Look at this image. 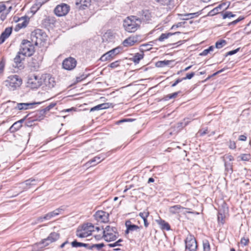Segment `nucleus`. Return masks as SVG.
I'll use <instances>...</instances> for the list:
<instances>
[{
	"label": "nucleus",
	"mask_w": 251,
	"mask_h": 251,
	"mask_svg": "<svg viewBox=\"0 0 251 251\" xmlns=\"http://www.w3.org/2000/svg\"><path fill=\"white\" fill-rule=\"evenodd\" d=\"M141 24V20L135 16L127 17L124 21L123 26L128 32H134L137 30Z\"/></svg>",
	"instance_id": "f257e3e1"
},
{
	"label": "nucleus",
	"mask_w": 251,
	"mask_h": 251,
	"mask_svg": "<svg viewBox=\"0 0 251 251\" xmlns=\"http://www.w3.org/2000/svg\"><path fill=\"white\" fill-rule=\"evenodd\" d=\"M22 83V78L16 75L9 76L4 81L5 85L11 91L19 88Z\"/></svg>",
	"instance_id": "f03ea898"
},
{
	"label": "nucleus",
	"mask_w": 251,
	"mask_h": 251,
	"mask_svg": "<svg viewBox=\"0 0 251 251\" xmlns=\"http://www.w3.org/2000/svg\"><path fill=\"white\" fill-rule=\"evenodd\" d=\"M33 44L31 41L27 40H23L22 41L20 51L26 56H31L35 52Z\"/></svg>",
	"instance_id": "7ed1b4c3"
},
{
	"label": "nucleus",
	"mask_w": 251,
	"mask_h": 251,
	"mask_svg": "<svg viewBox=\"0 0 251 251\" xmlns=\"http://www.w3.org/2000/svg\"><path fill=\"white\" fill-rule=\"evenodd\" d=\"M103 237L107 242H110L116 240L118 233L116 232V228L107 226L103 231Z\"/></svg>",
	"instance_id": "20e7f679"
},
{
	"label": "nucleus",
	"mask_w": 251,
	"mask_h": 251,
	"mask_svg": "<svg viewBox=\"0 0 251 251\" xmlns=\"http://www.w3.org/2000/svg\"><path fill=\"white\" fill-rule=\"evenodd\" d=\"M46 37V34L42 30L37 29L31 32V42L35 46H38L44 42Z\"/></svg>",
	"instance_id": "39448f33"
},
{
	"label": "nucleus",
	"mask_w": 251,
	"mask_h": 251,
	"mask_svg": "<svg viewBox=\"0 0 251 251\" xmlns=\"http://www.w3.org/2000/svg\"><path fill=\"white\" fill-rule=\"evenodd\" d=\"M28 86L32 89H36L39 87L42 84L41 78L37 75H31L29 76L27 80Z\"/></svg>",
	"instance_id": "423d86ee"
},
{
	"label": "nucleus",
	"mask_w": 251,
	"mask_h": 251,
	"mask_svg": "<svg viewBox=\"0 0 251 251\" xmlns=\"http://www.w3.org/2000/svg\"><path fill=\"white\" fill-rule=\"evenodd\" d=\"M197 247L195 238L192 235L188 236L185 239L186 250H188L189 251H196Z\"/></svg>",
	"instance_id": "0eeeda50"
},
{
	"label": "nucleus",
	"mask_w": 251,
	"mask_h": 251,
	"mask_svg": "<svg viewBox=\"0 0 251 251\" xmlns=\"http://www.w3.org/2000/svg\"><path fill=\"white\" fill-rule=\"evenodd\" d=\"M76 60L71 57L65 59L62 62L63 68L67 70H73L76 65Z\"/></svg>",
	"instance_id": "6e6552de"
},
{
	"label": "nucleus",
	"mask_w": 251,
	"mask_h": 251,
	"mask_svg": "<svg viewBox=\"0 0 251 251\" xmlns=\"http://www.w3.org/2000/svg\"><path fill=\"white\" fill-rule=\"evenodd\" d=\"M70 10V7L66 4L63 3L57 5L54 9V13L58 16L61 17L66 15Z\"/></svg>",
	"instance_id": "1a4fd4ad"
},
{
	"label": "nucleus",
	"mask_w": 251,
	"mask_h": 251,
	"mask_svg": "<svg viewBox=\"0 0 251 251\" xmlns=\"http://www.w3.org/2000/svg\"><path fill=\"white\" fill-rule=\"evenodd\" d=\"M94 216L95 219L99 222L107 223L109 221V214L104 211H98Z\"/></svg>",
	"instance_id": "9d476101"
},
{
	"label": "nucleus",
	"mask_w": 251,
	"mask_h": 251,
	"mask_svg": "<svg viewBox=\"0 0 251 251\" xmlns=\"http://www.w3.org/2000/svg\"><path fill=\"white\" fill-rule=\"evenodd\" d=\"M59 238V234L57 232H51L46 239L42 240L39 244H44V246H48L50 243L56 241Z\"/></svg>",
	"instance_id": "9b49d317"
},
{
	"label": "nucleus",
	"mask_w": 251,
	"mask_h": 251,
	"mask_svg": "<svg viewBox=\"0 0 251 251\" xmlns=\"http://www.w3.org/2000/svg\"><path fill=\"white\" fill-rule=\"evenodd\" d=\"M120 52L118 48H115L104 54L100 58L101 61H106L111 60L115 55Z\"/></svg>",
	"instance_id": "f8f14e48"
},
{
	"label": "nucleus",
	"mask_w": 251,
	"mask_h": 251,
	"mask_svg": "<svg viewBox=\"0 0 251 251\" xmlns=\"http://www.w3.org/2000/svg\"><path fill=\"white\" fill-rule=\"evenodd\" d=\"M14 103L16 104V106L14 107V109L19 110H27L31 108L33 105L40 104L41 102H30V103H16L13 101Z\"/></svg>",
	"instance_id": "ddd939ff"
},
{
	"label": "nucleus",
	"mask_w": 251,
	"mask_h": 251,
	"mask_svg": "<svg viewBox=\"0 0 251 251\" xmlns=\"http://www.w3.org/2000/svg\"><path fill=\"white\" fill-rule=\"evenodd\" d=\"M138 42L137 36H130L126 39L125 40L123 43L125 47H128L133 46L135 43Z\"/></svg>",
	"instance_id": "4468645a"
},
{
	"label": "nucleus",
	"mask_w": 251,
	"mask_h": 251,
	"mask_svg": "<svg viewBox=\"0 0 251 251\" xmlns=\"http://www.w3.org/2000/svg\"><path fill=\"white\" fill-rule=\"evenodd\" d=\"M44 83L46 86L49 88H51L55 85L54 78L48 75L44 78Z\"/></svg>",
	"instance_id": "2eb2a0df"
},
{
	"label": "nucleus",
	"mask_w": 251,
	"mask_h": 251,
	"mask_svg": "<svg viewBox=\"0 0 251 251\" xmlns=\"http://www.w3.org/2000/svg\"><path fill=\"white\" fill-rule=\"evenodd\" d=\"M12 31V27L6 28L4 31L2 33L0 37V44L3 43L5 39L11 34Z\"/></svg>",
	"instance_id": "dca6fc26"
},
{
	"label": "nucleus",
	"mask_w": 251,
	"mask_h": 251,
	"mask_svg": "<svg viewBox=\"0 0 251 251\" xmlns=\"http://www.w3.org/2000/svg\"><path fill=\"white\" fill-rule=\"evenodd\" d=\"M140 18L138 19H140L141 21H148L150 20L151 17V15L150 12L147 10H142L141 12H139Z\"/></svg>",
	"instance_id": "f3484780"
},
{
	"label": "nucleus",
	"mask_w": 251,
	"mask_h": 251,
	"mask_svg": "<svg viewBox=\"0 0 251 251\" xmlns=\"http://www.w3.org/2000/svg\"><path fill=\"white\" fill-rule=\"evenodd\" d=\"M126 234H128L129 231L137 230L140 228L138 226L131 224V223L130 221H127L126 222Z\"/></svg>",
	"instance_id": "a211bd4d"
},
{
	"label": "nucleus",
	"mask_w": 251,
	"mask_h": 251,
	"mask_svg": "<svg viewBox=\"0 0 251 251\" xmlns=\"http://www.w3.org/2000/svg\"><path fill=\"white\" fill-rule=\"evenodd\" d=\"M25 55L23 54V53H22V52L19 50L14 59V63L16 64L15 66L18 67V65L25 59Z\"/></svg>",
	"instance_id": "6ab92c4d"
},
{
	"label": "nucleus",
	"mask_w": 251,
	"mask_h": 251,
	"mask_svg": "<svg viewBox=\"0 0 251 251\" xmlns=\"http://www.w3.org/2000/svg\"><path fill=\"white\" fill-rule=\"evenodd\" d=\"M91 0H77L76 4L79 5V8L81 9H85L90 5Z\"/></svg>",
	"instance_id": "aec40b11"
},
{
	"label": "nucleus",
	"mask_w": 251,
	"mask_h": 251,
	"mask_svg": "<svg viewBox=\"0 0 251 251\" xmlns=\"http://www.w3.org/2000/svg\"><path fill=\"white\" fill-rule=\"evenodd\" d=\"M157 223L160 226V227L162 229H166L167 230H169L170 229V226L169 224L165 222L164 220L162 219H159L156 220Z\"/></svg>",
	"instance_id": "412c9836"
},
{
	"label": "nucleus",
	"mask_w": 251,
	"mask_h": 251,
	"mask_svg": "<svg viewBox=\"0 0 251 251\" xmlns=\"http://www.w3.org/2000/svg\"><path fill=\"white\" fill-rule=\"evenodd\" d=\"M184 208V207L181 206L180 205H176L169 208V212L173 214H175L179 213L180 210Z\"/></svg>",
	"instance_id": "4be33fe9"
},
{
	"label": "nucleus",
	"mask_w": 251,
	"mask_h": 251,
	"mask_svg": "<svg viewBox=\"0 0 251 251\" xmlns=\"http://www.w3.org/2000/svg\"><path fill=\"white\" fill-rule=\"evenodd\" d=\"M110 106V104L109 103H103L102 104H99L96 106L92 107L90 111H93L95 110L105 109L108 108Z\"/></svg>",
	"instance_id": "5701e85b"
},
{
	"label": "nucleus",
	"mask_w": 251,
	"mask_h": 251,
	"mask_svg": "<svg viewBox=\"0 0 251 251\" xmlns=\"http://www.w3.org/2000/svg\"><path fill=\"white\" fill-rule=\"evenodd\" d=\"M139 215L142 218L144 221V224L145 227H148L149 226V223L147 221V217L149 215V212L148 211H144L143 212H140Z\"/></svg>",
	"instance_id": "b1692460"
},
{
	"label": "nucleus",
	"mask_w": 251,
	"mask_h": 251,
	"mask_svg": "<svg viewBox=\"0 0 251 251\" xmlns=\"http://www.w3.org/2000/svg\"><path fill=\"white\" fill-rule=\"evenodd\" d=\"M22 126L20 122H16L14 123L12 126L10 127L9 130L11 132H15V131L19 130Z\"/></svg>",
	"instance_id": "393cba45"
},
{
	"label": "nucleus",
	"mask_w": 251,
	"mask_h": 251,
	"mask_svg": "<svg viewBox=\"0 0 251 251\" xmlns=\"http://www.w3.org/2000/svg\"><path fill=\"white\" fill-rule=\"evenodd\" d=\"M228 207L226 206V205L223 204L222 206L219 208L218 211V214H220L221 215H226L227 216L228 215Z\"/></svg>",
	"instance_id": "a878e982"
},
{
	"label": "nucleus",
	"mask_w": 251,
	"mask_h": 251,
	"mask_svg": "<svg viewBox=\"0 0 251 251\" xmlns=\"http://www.w3.org/2000/svg\"><path fill=\"white\" fill-rule=\"evenodd\" d=\"M42 59V57H40V58L38 59V60H36L34 58H32V62H31L32 64V67L34 68V70L38 69L39 68Z\"/></svg>",
	"instance_id": "bb28decb"
},
{
	"label": "nucleus",
	"mask_w": 251,
	"mask_h": 251,
	"mask_svg": "<svg viewBox=\"0 0 251 251\" xmlns=\"http://www.w3.org/2000/svg\"><path fill=\"white\" fill-rule=\"evenodd\" d=\"M71 245L73 247L75 248L84 247L88 249V247H89V244L78 242L76 240L73 241L71 243Z\"/></svg>",
	"instance_id": "cd10ccee"
},
{
	"label": "nucleus",
	"mask_w": 251,
	"mask_h": 251,
	"mask_svg": "<svg viewBox=\"0 0 251 251\" xmlns=\"http://www.w3.org/2000/svg\"><path fill=\"white\" fill-rule=\"evenodd\" d=\"M172 62L171 60L160 61L156 63V65L158 67H163L165 66L169 65Z\"/></svg>",
	"instance_id": "c85d7f7f"
},
{
	"label": "nucleus",
	"mask_w": 251,
	"mask_h": 251,
	"mask_svg": "<svg viewBox=\"0 0 251 251\" xmlns=\"http://www.w3.org/2000/svg\"><path fill=\"white\" fill-rule=\"evenodd\" d=\"M225 5V4L219 5L217 7H215L213 10H212L210 12V14L211 15H214L215 14L220 13L221 12V10H222V7Z\"/></svg>",
	"instance_id": "c756f323"
},
{
	"label": "nucleus",
	"mask_w": 251,
	"mask_h": 251,
	"mask_svg": "<svg viewBox=\"0 0 251 251\" xmlns=\"http://www.w3.org/2000/svg\"><path fill=\"white\" fill-rule=\"evenodd\" d=\"M143 58V54L140 53H136L132 58V60L135 63H139V61Z\"/></svg>",
	"instance_id": "7c9ffc66"
},
{
	"label": "nucleus",
	"mask_w": 251,
	"mask_h": 251,
	"mask_svg": "<svg viewBox=\"0 0 251 251\" xmlns=\"http://www.w3.org/2000/svg\"><path fill=\"white\" fill-rule=\"evenodd\" d=\"M76 236L79 238H85L88 236V232H84V230L77 229L76 233Z\"/></svg>",
	"instance_id": "2f4dec72"
},
{
	"label": "nucleus",
	"mask_w": 251,
	"mask_h": 251,
	"mask_svg": "<svg viewBox=\"0 0 251 251\" xmlns=\"http://www.w3.org/2000/svg\"><path fill=\"white\" fill-rule=\"evenodd\" d=\"M179 32H175L174 33H162L160 36L158 38V40L160 41H163L165 39L168 38L170 36H171L173 34H177Z\"/></svg>",
	"instance_id": "473e14b6"
},
{
	"label": "nucleus",
	"mask_w": 251,
	"mask_h": 251,
	"mask_svg": "<svg viewBox=\"0 0 251 251\" xmlns=\"http://www.w3.org/2000/svg\"><path fill=\"white\" fill-rule=\"evenodd\" d=\"M60 211V210L58 209H56L55 210H54L52 212L49 213L46 215L45 218H50V219L52 217L58 215Z\"/></svg>",
	"instance_id": "72a5a7b5"
},
{
	"label": "nucleus",
	"mask_w": 251,
	"mask_h": 251,
	"mask_svg": "<svg viewBox=\"0 0 251 251\" xmlns=\"http://www.w3.org/2000/svg\"><path fill=\"white\" fill-rule=\"evenodd\" d=\"M203 250V251H210V246L208 240H204L202 241Z\"/></svg>",
	"instance_id": "f704fd0d"
},
{
	"label": "nucleus",
	"mask_w": 251,
	"mask_h": 251,
	"mask_svg": "<svg viewBox=\"0 0 251 251\" xmlns=\"http://www.w3.org/2000/svg\"><path fill=\"white\" fill-rule=\"evenodd\" d=\"M56 105L55 103H51L49 106L46 107L45 108L41 110L40 113L41 114H45L46 112L49 111L50 109L54 107Z\"/></svg>",
	"instance_id": "c9c22d12"
},
{
	"label": "nucleus",
	"mask_w": 251,
	"mask_h": 251,
	"mask_svg": "<svg viewBox=\"0 0 251 251\" xmlns=\"http://www.w3.org/2000/svg\"><path fill=\"white\" fill-rule=\"evenodd\" d=\"M157 2L164 5H172L173 0H156Z\"/></svg>",
	"instance_id": "e433bc0d"
},
{
	"label": "nucleus",
	"mask_w": 251,
	"mask_h": 251,
	"mask_svg": "<svg viewBox=\"0 0 251 251\" xmlns=\"http://www.w3.org/2000/svg\"><path fill=\"white\" fill-rule=\"evenodd\" d=\"M226 41L224 40L218 41L215 44L216 48L217 49H221L226 45Z\"/></svg>",
	"instance_id": "4c0bfd02"
},
{
	"label": "nucleus",
	"mask_w": 251,
	"mask_h": 251,
	"mask_svg": "<svg viewBox=\"0 0 251 251\" xmlns=\"http://www.w3.org/2000/svg\"><path fill=\"white\" fill-rule=\"evenodd\" d=\"M103 247H104V244L103 243H100L97 244H93L91 246H89L88 249L92 250L94 248H96L97 250H100L101 248Z\"/></svg>",
	"instance_id": "58836bf2"
},
{
	"label": "nucleus",
	"mask_w": 251,
	"mask_h": 251,
	"mask_svg": "<svg viewBox=\"0 0 251 251\" xmlns=\"http://www.w3.org/2000/svg\"><path fill=\"white\" fill-rule=\"evenodd\" d=\"M235 16L236 15L233 14L232 12L229 11H226L223 14V19L230 18L231 17H235Z\"/></svg>",
	"instance_id": "ea45409f"
},
{
	"label": "nucleus",
	"mask_w": 251,
	"mask_h": 251,
	"mask_svg": "<svg viewBox=\"0 0 251 251\" xmlns=\"http://www.w3.org/2000/svg\"><path fill=\"white\" fill-rule=\"evenodd\" d=\"M184 16H190V17L187 18H183V20H188L189 19H192L194 17H196L199 16V13L196 12V13H188L186 14H184L183 15Z\"/></svg>",
	"instance_id": "a19ab883"
},
{
	"label": "nucleus",
	"mask_w": 251,
	"mask_h": 251,
	"mask_svg": "<svg viewBox=\"0 0 251 251\" xmlns=\"http://www.w3.org/2000/svg\"><path fill=\"white\" fill-rule=\"evenodd\" d=\"M26 25V23L25 21H23L22 23H18L16 26L15 28V30L16 31H18L19 29L23 27H25Z\"/></svg>",
	"instance_id": "79ce46f5"
},
{
	"label": "nucleus",
	"mask_w": 251,
	"mask_h": 251,
	"mask_svg": "<svg viewBox=\"0 0 251 251\" xmlns=\"http://www.w3.org/2000/svg\"><path fill=\"white\" fill-rule=\"evenodd\" d=\"M226 216V215H221L220 214H218V221L219 223L222 224V225L224 224L225 222V218Z\"/></svg>",
	"instance_id": "37998d69"
},
{
	"label": "nucleus",
	"mask_w": 251,
	"mask_h": 251,
	"mask_svg": "<svg viewBox=\"0 0 251 251\" xmlns=\"http://www.w3.org/2000/svg\"><path fill=\"white\" fill-rule=\"evenodd\" d=\"M103 159V158L101 159V157H100V156H96L94 158H93L92 159L90 160L88 163H89L90 164H91L95 162H97V163H100Z\"/></svg>",
	"instance_id": "c03bdc74"
},
{
	"label": "nucleus",
	"mask_w": 251,
	"mask_h": 251,
	"mask_svg": "<svg viewBox=\"0 0 251 251\" xmlns=\"http://www.w3.org/2000/svg\"><path fill=\"white\" fill-rule=\"evenodd\" d=\"M85 227H88V230H91V234L92 232L94 231L95 227L91 223H87L84 224Z\"/></svg>",
	"instance_id": "a18cd8bd"
},
{
	"label": "nucleus",
	"mask_w": 251,
	"mask_h": 251,
	"mask_svg": "<svg viewBox=\"0 0 251 251\" xmlns=\"http://www.w3.org/2000/svg\"><path fill=\"white\" fill-rule=\"evenodd\" d=\"M123 240L121 239H120L119 240H118L117 241H116V242L113 243V244H109L108 245V246L109 247H116V246H121V244H120V243H121V242H122Z\"/></svg>",
	"instance_id": "49530a36"
},
{
	"label": "nucleus",
	"mask_w": 251,
	"mask_h": 251,
	"mask_svg": "<svg viewBox=\"0 0 251 251\" xmlns=\"http://www.w3.org/2000/svg\"><path fill=\"white\" fill-rule=\"evenodd\" d=\"M242 160L248 161L250 159V155L249 154H242L240 156Z\"/></svg>",
	"instance_id": "de8ad7c7"
},
{
	"label": "nucleus",
	"mask_w": 251,
	"mask_h": 251,
	"mask_svg": "<svg viewBox=\"0 0 251 251\" xmlns=\"http://www.w3.org/2000/svg\"><path fill=\"white\" fill-rule=\"evenodd\" d=\"M37 180L35 179H29L28 180H26L25 181V184L26 185H35L36 183H31L32 182H36Z\"/></svg>",
	"instance_id": "09e8293b"
},
{
	"label": "nucleus",
	"mask_w": 251,
	"mask_h": 251,
	"mask_svg": "<svg viewBox=\"0 0 251 251\" xmlns=\"http://www.w3.org/2000/svg\"><path fill=\"white\" fill-rule=\"evenodd\" d=\"M195 75V73L194 72H192L190 74H187L186 75V76L185 77L182 78V80H185V79H191Z\"/></svg>",
	"instance_id": "8fccbe9b"
},
{
	"label": "nucleus",
	"mask_w": 251,
	"mask_h": 251,
	"mask_svg": "<svg viewBox=\"0 0 251 251\" xmlns=\"http://www.w3.org/2000/svg\"><path fill=\"white\" fill-rule=\"evenodd\" d=\"M120 61H116L114 62L111 63L109 66L112 68H115L119 66Z\"/></svg>",
	"instance_id": "3c124183"
},
{
	"label": "nucleus",
	"mask_w": 251,
	"mask_h": 251,
	"mask_svg": "<svg viewBox=\"0 0 251 251\" xmlns=\"http://www.w3.org/2000/svg\"><path fill=\"white\" fill-rule=\"evenodd\" d=\"M240 50V48H237L234 50H231V51H228L226 55V56H227V55H233V54H234L235 53H236Z\"/></svg>",
	"instance_id": "603ef678"
},
{
	"label": "nucleus",
	"mask_w": 251,
	"mask_h": 251,
	"mask_svg": "<svg viewBox=\"0 0 251 251\" xmlns=\"http://www.w3.org/2000/svg\"><path fill=\"white\" fill-rule=\"evenodd\" d=\"M179 92H175L173 94H169L166 96L167 98H168L169 99H174L176 97L178 94Z\"/></svg>",
	"instance_id": "864d4df0"
},
{
	"label": "nucleus",
	"mask_w": 251,
	"mask_h": 251,
	"mask_svg": "<svg viewBox=\"0 0 251 251\" xmlns=\"http://www.w3.org/2000/svg\"><path fill=\"white\" fill-rule=\"evenodd\" d=\"M249 240L248 239H246L245 238H242L241 240V244L243 246H246L248 244Z\"/></svg>",
	"instance_id": "5fc2aeb1"
},
{
	"label": "nucleus",
	"mask_w": 251,
	"mask_h": 251,
	"mask_svg": "<svg viewBox=\"0 0 251 251\" xmlns=\"http://www.w3.org/2000/svg\"><path fill=\"white\" fill-rule=\"evenodd\" d=\"M87 77V75H82L80 76H78L76 77V82H79L85 79Z\"/></svg>",
	"instance_id": "6e6d98bb"
},
{
	"label": "nucleus",
	"mask_w": 251,
	"mask_h": 251,
	"mask_svg": "<svg viewBox=\"0 0 251 251\" xmlns=\"http://www.w3.org/2000/svg\"><path fill=\"white\" fill-rule=\"evenodd\" d=\"M243 19H244V17H240L237 20H234L232 22H231L230 24L235 25L239 22L242 20Z\"/></svg>",
	"instance_id": "4d7b16f0"
},
{
	"label": "nucleus",
	"mask_w": 251,
	"mask_h": 251,
	"mask_svg": "<svg viewBox=\"0 0 251 251\" xmlns=\"http://www.w3.org/2000/svg\"><path fill=\"white\" fill-rule=\"evenodd\" d=\"M206 133H207V129H205L203 130H200L198 133V134H200V136H203Z\"/></svg>",
	"instance_id": "13d9d810"
},
{
	"label": "nucleus",
	"mask_w": 251,
	"mask_h": 251,
	"mask_svg": "<svg viewBox=\"0 0 251 251\" xmlns=\"http://www.w3.org/2000/svg\"><path fill=\"white\" fill-rule=\"evenodd\" d=\"M4 67V63L2 61H1L0 62V75L3 73Z\"/></svg>",
	"instance_id": "bf43d9fd"
},
{
	"label": "nucleus",
	"mask_w": 251,
	"mask_h": 251,
	"mask_svg": "<svg viewBox=\"0 0 251 251\" xmlns=\"http://www.w3.org/2000/svg\"><path fill=\"white\" fill-rule=\"evenodd\" d=\"M88 227H85V225H83L81 227L82 230H84V232H88V236L91 235V230H88Z\"/></svg>",
	"instance_id": "052dcab7"
},
{
	"label": "nucleus",
	"mask_w": 251,
	"mask_h": 251,
	"mask_svg": "<svg viewBox=\"0 0 251 251\" xmlns=\"http://www.w3.org/2000/svg\"><path fill=\"white\" fill-rule=\"evenodd\" d=\"M46 215L43 217H40L37 218V221L38 222H42L44 220H49L50 218H45Z\"/></svg>",
	"instance_id": "680f3d73"
},
{
	"label": "nucleus",
	"mask_w": 251,
	"mask_h": 251,
	"mask_svg": "<svg viewBox=\"0 0 251 251\" xmlns=\"http://www.w3.org/2000/svg\"><path fill=\"white\" fill-rule=\"evenodd\" d=\"M6 6L4 4H0V13H1L5 11Z\"/></svg>",
	"instance_id": "e2e57ef3"
},
{
	"label": "nucleus",
	"mask_w": 251,
	"mask_h": 251,
	"mask_svg": "<svg viewBox=\"0 0 251 251\" xmlns=\"http://www.w3.org/2000/svg\"><path fill=\"white\" fill-rule=\"evenodd\" d=\"M229 147L231 149L236 148V144L234 141H230Z\"/></svg>",
	"instance_id": "0e129e2a"
},
{
	"label": "nucleus",
	"mask_w": 251,
	"mask_h": 251,
	"mask_svg": "<svg viewBox=\"0 0 251 251\" xmlns=\"http://www.w3.org/2000/svg\"><path fill=\"white\" fill-rule=\"evenodd\" d=\"M6 17V13L5 11H4L1 13V15L0 16V19H1V21H3L5 19Z\"/></svg>",
	"instance_id": "69168bd1"
},
{
	"label": "nucleus",
	"mask_w": 251,
	"mask_h": 251,
	"mask_svg": "<svg viewBox=\"0 0 251 251\" xmlns=\"http://www.w3.org/2000/svg\"><path fill=\"white\" fill-rule=\"evenodd\" d=\"M183 80L182 79V78L181 79H177L172 85V87H174L175 86H176L178 83H179L180 82H181V81H182Z\"/></svg>",
	"instance_id": "338daca9"
},
{
	"label": "nucleus",
	"mask_w": 251,
	"mask_h": 251,
	"mask_svg": "<svg viewBox=\"0 0 251 251\" xmlns=\"http://www.w3.org/2000/svg\"><path fill=\"white\" fill-rule=\"evenodd\" d=\"M209 53V52L207 49L204 50L202 52H201L200 54V55L201 56H204V55H206Z\"/></svg>",
	"instance_id": "774afa93"
}]
</instances>
